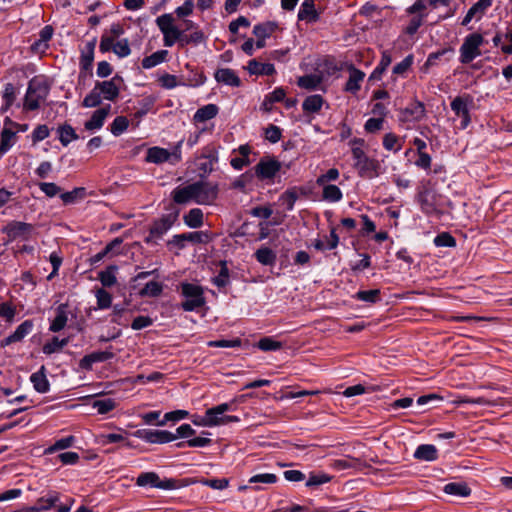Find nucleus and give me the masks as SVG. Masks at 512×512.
I'll use <instances>...</instances> for the list:
<instances>
[{"label": "nucleus", "mask_w": 512, "mask_h": 512, "mask_svg": "<svg viewBox=\"0 0 512 512\" xmlns=\"http://www.w3.org/2000/svg\"><path fill=\"white\" fill-rule=\"evenodd\" d=\"M53 28L49 25L43 27L39 33V39L32 45L35 50H43L47 48V42L52 38Z\"/></svg>", "instance_id": "79ce46f5"}, {"label": "nucleus", "mask_w": 512, "mask_h": 512, "mask_svg": "<svg viewBox=\"0 0 512 512\" xmlns=\"http://www.w3.org/2000/svg\"><path fill=\"white\" fill-rule=\"evenodd\" d=\"M414 458L421 461H435L438 458V450L432 444H422L416 448Z\"/></svg>", "instance_id": "cd10ccee"}, {"label": "nucleus", "mask_w": 512, "mask_h": 512, "mask_svg": "<svg viewBox=\"0 0 512 512\" xmlns=\"http://www.w3.org/2000/svg\"><path fill=\"white\" fill-rule=\"evenodd\" d=\"M234 402L235 401L231 403H222L206 410L205 413L208 417V420L213 422L212 427L223 425L225 412L232 410V404Z\"/></svg>", "instance_id": "a211bd4d"}, {"label": "nucleus", "mask_w": 512, "mask_h": 512, "mask_svg": "<svg viewBox=\"0 0 512 512\" xmlns=\"http://www.w3.org/2000/svg\"><path fill=\"white\" fill-rule=\"evenodd\" d=\"M443 491L446 494L459 496V497H468L471 494V489L464 482H451L444 486Z\"/></svg>", "instance_id": "7c9ffc66"}, {"label": "nucleus", "mask_w": 512, "mask_h": 512, "mask_svg": "<svg viewBox=\"0 0 512 512\" xmlns=\"http://www.w3.org/2000/svg\"><path fill=\"white\" fill-rule=\"evenodd\" d=\"M425 116V107L421 102H414L401 111V120L406 122L420 121Z\"/></svg>", "instance_id": "4be33fe9"}, {"label": "nucleus", "mask_w": 512, "mask_h": 512, "mask_svg": "<svg viewBox=\"0 0 512 512\" xmlns=\"http://www.w3.org/2000/svg\"><path fill=\"white\" fill-rule=\"evenodd\" d=\"M84 195V188H75L74 190L66 193H62L60 195L62 201L65 204H70L75 202L77 198H80Z\"/></svg>", "instance_id": "69168bd1"}, {"label": "nucleus", "mask_w": 512, "mask_h": 512, "mask_svg": "<svg viewBox=\"0 0 512 512\" xmlns=\"http://www.w3.org/2000/svg\"><path fill=\"white\" fill-rule=\"evenodd\" d=\"M183 219L190 228H199L203 225V212L199 208H193L184 215Z\"/></svg>", "instance_id": "f704fd0d"}, {"label": "nucleus", "mask_w": 512, "mask_h": 512, "mask_svg": "<svg viewBox=\"0 0 512 512\" xmlns=\"http://www.w3.org/2000/svg\"><path fill=\"white\" fill-rule=\"evenodd\" d=\"M188 412L185 410H176L172 412H168L164 415V419L157 422V425L164 426L168 421H179L186 418Z\"/></svg>", "instance_id": "bf43d9fd"}, {"label": "nucleus", "mask_w": 512, "mask_h": 512, "mask_svg": "<svg viewBox=\"0 0 512 512\" xmlns=\"http://www.w3.org/2000/svg\"><path fill=\"white\" fill-rule=\"evenodd\" d=\"M39 188L48 197H54L61 191L59 186L50 182L39 183Z\"/></svg>", "instance_id": "774afa93"}, {"label": "nucleus", "mask_w": 512, "mask_h": 512, "mask_svg": "<svg viewBox=\"0 0 512 512\" xmlns=\"http://www.w3.org/2000/svg\"><path fill=\"white\" fill-rule=\"evenodd\" d=\"M97 304L101 309H106L111 306L112 297L111 295L104 289H99L96 292Z\"/></svg>", "instance_id": "680f3d73"}, {"label": "nucleus", "mask_w": 512, "mask_h": 512, "mask_svg": "<svg viewBox=\"0 0 512 512\" xmlns=\"http://www.w3.org/2000/svg\"><path fill=\"white\" fill-rule=\"evenodd\" d=\"M16 314L15 307L8 303L4 302L0 305V317L4 318L8 322H12Z\"/></svg>", "instance_id": "e2e57ef3"}, {"label": "nucleus", "mask_w": 512, "mask_h": 512, "mask_svg": "<svg viewBox=\"0 0 512 512\" xmlns=\"http://www.w3.org/2000/svg\"><path fill=\"white\" fill-rule=\"evenodd\" d=\"M217 196L218 186L204 181L178 186L172 191V198L177 204L193 201L199 205H210L217 199Z\"/></svg>", "instance_id": "f257e3e1"}, {"label": "nucleus", "mask_w": 512, "mask_h": 512, "mask_svg": "<svg viewBox=\"0 0 512 512\" xmlns=\"http://www.w3.org/2000/svg\"><path fill=\"white\" fill-rule=\"evenodd\" d=\"M323 102L321 95H311L303 101L302 108L305 112L316 113L321 109Z\"/></svg>", "instance_id": "58836bf2"}, {"label": "nucleus", "mask_w": 512, "mask_h": 512, "mask_svg": "<svg viewBox=\"0 0 512 512\" xmlns=\"http://www.w3.org/2000/svg\"><path fill=\"white\" fill-rule=\"evenodd\" d=\"M304 194L303 188L296 186L291 187L279 196L278 203L281 206H285L288 211H291L294 208L295 202Z\"/></svg>", "instance_id": "6ab92c4d"}, {"label": "nucleus", "mask_w": 512, "mask_h": 512, "mask_svg": "<svg viewBox=\"0 0 512 512\" xmlns=\"http://www.w3.org/2000/svg\"><path fill=\"white\" fill-rule=\"evenodd\" d=\"M352 155L360 176L372 178L378 175V161L369 158L362 148L353 147Z\"/></svg>", "instance_id": "0eeeda50"}, {"label": "nucleus", "mask_w": 512, "mask_h": 512, "mask_svg": "<svg viewBox=\"0 0 512 512\" xmlns=\"http://www.w3.org/2000/svg\"><path fill=\"white\" fill-rule=\"evenodd\" d=\"M330 480H331V476H329L328 474H325V473H318V474L312 473V474H310V476H309V478H308V480L306 482V486L307 487L319 486V485L328 483Z\"/></svg>", "instance_id": "13d9d810"}, {"label": "nucleus", "mask_w": 512, "mask_h": 512, "mask_svg": "<svg viewBox=\"0 0 512 512\" xmlns=\"http://www.w3.org/2000/svg\"><path fill=\"white\" fill-rule=\"evenodd\" d=\"M380 291L378 289L358 291L355 298L364 302L375 303L379 300Z\"/></svg>", "instance_id": "5fc2aeb1"}, {"label": "nucleus", "mask_w": 512, "mask_h": 512, "mask_svg": "<svg viewBox=\"0 0 512 512\" xmlns=\"http://www.w3.org/2000/svg\"><path fill=\"white\" fill-rule=\"evenodd\" d=\"M123 440H124L123 435L117 434V433H109V434L102 433V434L97 435V437H96V441L100 445H108V444L117 443V442H120Z\"/></svg>", "instance_id": "4d7b16f0"}, {"label": "nucleus", "mask_w": 512, "mask_h": 512, "mask_svg": "<svg viewBox=\"0 0 512 512\" xmlns=\"http://www.w3.org/2000/svg\"><path fill=\"white\" fill-rule=\"evenodd\" d=\"M473 100L469 95L457 96L451 102V109L456 116L461 118L460 128L465 129L471 122L470 109Z\"/></svg>", "instance_id": "9d476101"}, {"label": "nucleus", "mask_w": 512, "mask_h": 512, "mask_svg": "<svg viewBox=\"0 0 512 512\" xmlns=\"http://www.w3.org/2000/svg\"><path fill=\"white\" fill-rule=\"evenodd\" d=\"M298 19L307 22L317 21L318 13L315 9L314 0H304L298 12Z\"/></svg>", "instance_id": "c85d7f7f"}, {"label": "nucleus", "mask_w": 512, "mask_h": 512, "mask_svg": "<svg viewBox=\"0 0 512 512\" xmlns=\"http://www.w3.org/2000/svg\"><path fill=\"white\" fill-rule=\"evenodd\" d=\"M115 407L116 402L112 398L98 399L93 402V408H95L99 414H106Z\"/></svg>", "instance_id": "a18cd8bd"}, {"label": "nucleus", "mask_w": 512, "mask_h": 512, "mask_svg": "<svg viewBox=\"0 0 512 512\" xmlns=\"http://www.w3.org/2000/svg\"><path fill=\"white\" fill-rule=\"evenodd\" d=\"M14 126H17V123L13 122L9 117H6L4 120V128L1 132L0 157L16 143L17 137L16 132L13 130Z\"/></svg>", "instance_id": "4468645a"}, {"label": "nucleus", "mask_w": 512, "mask_h": 512, "mask_svg": "<svg viewBox=\"0 0 512 512\" xmlns=\"http://www.w3.org/2000/svg\"><path fill=\"white\" fill-rule=\"evenodd\" d=\"M69 343V338L59 339L58 337H53L50 342H47L43 345L42 351L46 355H51L55 352H59Z\"/></svg>", "instance_id": "a19ab883"}, {"label": "nucleus", "mask_w": 512, "mask_h": 512, "mask_svg": "<svg viewBox=\"0 0 512 512\" xmlns=\"http://www.w3.org/2000/svg\"><path fill=\"white\" fill-rule=\"evenodd\" d=\"M157 26L163 34L164 46L171 47L175 43L180 46L182 30L174 24L171 14H163L156 19Z\"/></svg>", "instance_id": "39448f33"}, {"label": "nucleus", "mask_w": 512, "mask_h": 512, "mask_svg": "<svg viewBox=\"0 0 512 512\" xmlns=\"http://www.w3.org/2000/svg\"><path fill=\"white\" fill-rule=\"evenodd\" d=\"M32 329L33 322L31 320H25L16 328V330L11 335H9L8 337L4 338L1 341V347H6L11 345L12 343L20 342L32 331Z\"/></svg>", "instance_id": "f3484780"}, {"label": "nucleus", "mask_w": 512, "mask_h": 512, "mask_svg": "<svg viewBox=\"0 0 512 512\" xmlns=\"http://www.w3.org/2000/svg\"><path fill=\"white\" fill-rule=\"evenodd\" d=\"M32 231V225L24 222L13 221L10 222L5 228L4 232L11 239L26 238Z\"/></svg>", "instance_id": "aec40b11"}, {"label": "nucleus", "mask_w": 512, "mask_h": 512, "mask_svg": "<svg viewBox=\"0 0 512 512\" xmlns=\"http://www.w3.org/2000/svg\"><path fill=\"white\" fill-rule=\"evenodd\" d=\"M114 357V354L110 351H97L89 355L84 356L80 360V367L85 370H90L92 365L97 362H104Z\"/></svg>", "instance_id": "5701e85b"}, {"label": "nucleus", "mask_w": 512, "mask_h": 512, "mask_svg": "<svg viewBox=\"0 0 512 512\" xmlns=\"http://www.w3.org/2000/svg\"><path fill=\"white\" fill-rule=\"evenodd\" d=\"M322 82V76L318 74L304 75L298 78L299 87L307 90H315Z\"/></svg>", "instance_id": "72a5a7b5"}, {"label": "nucleus", "mask_w": 512, "mask_h": 512, "mask_svg": "<svg viewBox=\"0 0 512 512\" xmlns=\"http://www.w3.org/2000/svg\"><path fill=\"white\" fill-rule=\"evenodd\" d=\"M492 5V0H478L467 12L462 20V25L466 26L472 19L479 20L485 11Z\"/></svg>", "instance_id": "412c9836"}, {"label": "nucleus", "mask_w": 512, "mask_h": 512, "mask_svg": "<svg viewBox=\"0 0 512 512\" xmlns=\"http://www.w3.org/2000/svg\"><path fill=\"white\" fill-rule=\"evenodd\" d=\"M383 146L388 151L398 152L401 149L400 140L394 133L384 135Z\"/></svg>", "instance_id": "864d4df0"}, {"label": "nucleus", "mask_w": 512, "mask_h": 512, "mask_svg": "<svg viewBox=\"0 0 512 512\" xmlns=\"http://www.w3.org/2000/svg\"><path fill=\"white\" fill-rule=\"evenodd\" d=\"M111 106L108 104L95 110L91 118L85 122L84 128L88 131H96L103 127L105 119L110 113Z\"/></svg>", "instance_id": "dca6fc26"}, {"label": "nucleus", "mask_w": 512, "mask_h": 512, "mask_svg": "<svg viewBox=\"0 0 512 512\" xmlns=\"http://www.w3.org/2000/svg\"><path fill=\"white\" fill-rule=\"evenodd\" d=\"M412 63H413V56L408 55L400 63H398L397 65L394 66L393 73L396 75H403L411 67Z\"/></svg>", "instance_id": "338daca9"}, {"label": "nucleus", "mask_w": 512, "mask_h": 512, "mask_svg": "<svg viewBox=\"0 0 512 512\" xmlns=\"http://www.w3.org/2000/svg\"><path fill=\"white\" fill-rule=\"evenodd\" d=\"M218 107L215 104H207L199 108L193 116L195 122H205L218 114Z\"/></svg>", "instance_id": "473e14b6"}, {"label": "nucleus", "mask_w": 512, "mask_h": 512, "mask_svg": "<svg viewBox=\"0 0 512 512\" xmlns=\"http://www.w3.org/2000/svg\"><path fill=\"white\" fill-rule=\"evenodd\" d=\"M484 38L479 33H473L468 35L463 44L460 47V61L463 64H468L472 62L476 57H478L480 52V46L483 44Z\"/></svg>", "instance_id": "6e6552de"}, {"label": "nucleus", "mask_w": 512, "mask_h": 512, "mask_svg": "<svg viewBox=\"0 0 512 512\" xmlns=\"http://www.w3.org/2000/svg\"><path fill=\"white\" fill-rule=\"evenodd\" d=\"M168 52L166 50L156 51L142 60L144 69H151L165 61Z\"/></svg>", "instance_id": "4c0bfd02"}, {"label": "nucleus", "mask_w": 512, "mask_h": 512, "mask_svg": "<svg viewBox=\"0 0 512 512\" xmlns=\"http://www.w3.org/2000/svg\"><path fill=\"white\" fill-rule=\"evenodd\" d=\"M323 186V194L322 197L325 201L328 202H338L342 199V191L340 188L333 184H325Z\"/></svg>", "instance_id": "ea45409f"}, {"label": "nucleus", "mask_w": 512, "mask_h": 512, "mask_svg": "<svg viewBox=\"0 0 512 512\" xmlns=\"http://www.w3.org/2000/svg\"><path fill=\"white\" fill-rule=\"evenodd\" d=\"M182 144H183V140H180L179 142H177V144L175 145L172 152H169L167 149L157 147V146L151 147L147 151L146 161L150 162V163H155V164H160V163H164V162H170L172 164H176L182 158V155H181Z\"/></svg>", "instance_id": "423d86ee"}, {"label": "nucleus", "mask_w": 512, "mask_h": 512, "mask_svg": "<svg viewBox=\"0 0 512 512\" xmlns=\"http://www.w3.org/2000/svg\"><path fill=\"white\" fill-rule=\"evenodd\" d=\"M136 437L149 443H168L177 439V436L166 430L142 429L135 433Z\"/></svg>", "instance_id": "ddd939ff"}, {"label": "nucleus", "mask_w": 512, "mask_h": 512, "mask_svg": "<svg viewBox=\"0 0 512 512\" xmlns=\"http://www.w3.org/2000/svg\"><path fill=\"white\" fill-rule=\"evenodd\" d=\"M214 77L217 82L228 86L239 87L241 84V80L238 75L230 68H220L216 70Z\"/></svg>", "instance_id": "b1692460"}, {"label": "nucleus", "mask_w": 512, "mask_h": 512, "mask_svg": "<svg viewBox=\"0 0 512 512\" xmlns=\"http://www.w3.org/2000/svg\"><path fill=\"white\" fill-rule=\"evenodd\" d=\"M122 78L118 75L110 80L97 81L93 89L83 99L82 106L94 108L99 106L103 100L115 101L120 94Z\"/></svg>", "instance_id": "f03ea898"}, {"label": "nucleus", "mask_w": 512, "mask_h": 512, "mask_svg": "<svg viewBox=\"0 0 512 512\" xmlns=\"http://www.w3.org/2000/svg\"><path fill=\"white\" fill-rule=\"evenodd\" d=\"M78 138L79 136L70 125H64L59 128V139L64 146H67L71 141Z\"/></svg>", "instance_id": "49530a36"}, {"label": "nucleus", "mask_w": 512, "mask_h": 512, "mask_svg": "<svg viewBox=\"0 0 512 512\" xmlns=\"http://www.w3.org/2000/svg\"><path fill=\"white\" fill-rule=\"evenodd\" d=\"M256 346L260 350L268 352L280 350L283 347V344L271 337H263L257 342Z\"/></svg>", "instance_id": "c03bdc74"}, {"label": "nucleus", "mask_w": 512, "mask_h": 512, "mask_svg": "<svg viewBox=\"0 0 512 512\" xmlns=\"http://www.w3.org/2000/svg\"><path fill=\"white\" fill-rule=\"evenodd\" d=\"M278 25L275 22H265L262 24H258L254 26L253 34L257 38H267L269 37L276 29Z\"/></svg>", "instance_id": "37998d69"}, {"label": "nucleus", "mask_w": 512, "mask_h": 512, "mask_svg": "<svg viewBox=\"0 0 512 512\" xmlns=\"http://www.w3.org/2000/svg\"><path fill=\"white\" fill-rule=\"evenodd\" d=\"M281 169V163L272 158H262L255 166V174L261 180L273 179Z\"/></svg>", "instance_id": "f8f14e48"}, {"label": "nucleus", "mask_w": 512, "mask_h": 512, "mask_svg": "<svg viewBox=\"0 0 512 512\" xmlns=\"http://www.w3.org/2000/svg\"><path fill=\"white\" fill-rule=\"evenodd\" d=\"M204 41H205V35L201 30L195 29L190 34H185L184 30H182L180 47H185L189 44L198 45Z\"/></svg>", "instance_id": "c9c22d12"}, {"label": "nucleus", "mask_w": 512, "mask_h": 512, "mask_svg": "<svg viewBox=\"0 0 512 512\" xmlns=\"http://www.w3.org/2000/svg\"><path fill=\"white\" fill-rule=\"evenodd\" d=\"M99 49L102 53L112 50L118 57L124 58L130 55L131 49L127 39L113 41L112 38L101 37Z\"/></svg>", "instance_id": "9b49d317"}, {"label": "nucleus", "mask_w": 512, "mask_h": 512, "mask_svg": "<svg viewBox=\"0 0 512 512\" xmlns=\"http://www.w3.org/2000/svg\"><path fill=\"white\" fill-rule=\"evenodd\" d=\"M30 381L38 393L44 394L47 393L50 389V384L46 377V369L44 366H41L39 371L33 373L30 376Z\"/></svg>", "instance_id": "bb28decb"}, {"label": "nucleus", "mask_w": 512, "mask_h": 512, "mask_svg": "<svg viewBox=\"0 0 512 512\" xmlns=\"http://www.w3.org/2000/svg\"><path fill=\"white\" fill-rule=\"evenodd\" d=\"M277 481V476L272 473L257 474L249 479V483L273 484Z\"/></svg>", "instance_id": "052dcab7"}, {"label": "nucleus", "mask_w": 512, "mask_h": 512, "mask_svg": "<svg viewBox=\"0 0 512 512\" xmlns=\"http://www.w3.org/2000/svg\"><path fill=\"white\" fill-rule=\"evenodd\" d=\"M136 484L140 487L149 486L162 490H174L178 488L177 481L175 479H161L155 472L141 473L136 479Z\"/></svg>", "instance_id": "1a4fd4ad"}, {"label": "nucleus", "mask_w": 512, "mask_h": 512, "mask_svg": "<svg viewBox=\"0 0 512 512\" xmlns=\"http://www.w3.org/2000/svg\"><path fill=\"white\" fill-rule=\"evenodd\" d=\"M16 99V91H15V87L13 84L11 83H7L5 85V88H4V92H3V106H2V111H6L8 110L11 105L14 103Z\"/></svg>", "instance_id": "de8ad7c7"}, {"label": "nucleus", "mask_w": 512, "mask_h": 512, "mask_svg": "<svg viewBox=\"0 0 512 512\" xmlns=\"http://www.w3.org/2000/svg\"><path fill=\"white\" fill-rule=\"evenodd\" d=\"M129 126V121L124 116H117L110 125V131L114 136L121 135Z\"/></svg>", "instance_id": "3c124183"}, {"label": "nucleus", "mask_w": 512, "mask_h": 512, "mask_svg": "<svg viewBox=\"0 0 512 512\" xmlns=\"http://www.w3.org/2000/svg\"><path fill=\"white\" fill-rule=\"evenodd\" d=\"M365 74L355 68H352L350 71L349 79L345 85V90L355 94L361 87V82L363 81Z\"/></svg>", "instance_id": "2f4dec72"}, {"label": "nucleus", "mask_w": 512, "mask_h": 512, "mask_svg": "<svg viewBox=\"0 0 512 512\" xmlns=\"http://www.w3.org/2000/svg\"><path fill=\"white\" fill-rule=\"evenodd\" d=\"M59 502V495L56 492H51L47 494L46 496L40 498L36 504L39 505L41 510H48L54 506H56V503Z\"/></svg>", "instance_id": "603ef678"}, {"label": "nucleus", "mask_w": 512, "mask_h": 512, "mask_svg": "<svg viewBox=\"0 0 512 512\" xmlns=\"http://www.w3.org/2000/svg\"><path fill=\"white\" fill-rule=\"evenodd\" d=\"M162 289V285L159 282L150 281L143 287L140 294L142 296L157 297L161 294Z\"/></svg>", "instance_id": "6e6d98bb"}, {"label": "nucleus", "mask_w": 512, "mask_h": 512, "mask_svg": "<svg viewBox=\"0 0 512 512\" xmlns=\"http://www.w3.org/2000/svg\"><path fill=\"white\" fill-rule=\"evenodd\" d=\"M255 258L262 265H274L277 256L272 249L268 247H261L255 252Z\"/></svg>", "instance_id": "e433bc0d"}, {"label": "nucleus", "mask_w": 512, "mask_h": 512, "mask_svg": "<svg viewBox=\"0 0 512 512\" xmlns=\"http://www.w3.org/2000/svg\"><path fill=\"white\" fill-rule=\"evenodd\" d=\"M116 267L115 266H109L104 271H101L99 273V280L105 287H110L116 283Z\"/></svg>", "instance_id": "8fccbe9b"}, {"label": "nucleus", "mask_w": 512, "mask_h": 512, "mask_svg": "<svg viewBox=\"0 0 512 512\" xmlns=\"http://www.w3.org/2000/svg\"><path fill=\"white\" fill-rule=\"evenodd\" d=\"M392 58L390 54L385 51L382 53L381 60L378 66L375 68L373 73L370 76V79H380L382 73L387 69V67L391 64Z\"/></svg>", "instance_id": "09e8293b"}, {"label": "nucleus", "mask_w": 512, "mask_h": 512, "mask_svg": "<svg viewBox=\"0 0 512 512\" xmlns=\"http://www.w3.org/2000/svg\"><path fill=\"white\" fill-rule=\"evenodd\" d=\"M434 243L438 247H453L456 244L455 239L448 233H442L436 236Z\"/></svg>", "instance_id": "0e129e2a"}, {"label": "nucleus", "mask_w": 512, "mask_h": 512, "mask_svg": "<svg viewBox=\"0 0 512 512\" xmlns=\"http://www.w3.org/2000/svg\"><path fill=\"white\" fill-rule=\"evenodd\" d=\"M181 293L186 298L181 303L184 311H194L205 305L204 290L200 285L193 283H182Z\"/></svg>", "instance_id": "20e7f679"}, {"label": "nucleus", "mask_w": 512, "mask_h": 512, "mask_svg": "<svg viewBox=\"0 0 512 512\" xmlns=\"http://www.w3.org/2000/svg\"><path fill=\"white\" fill-rule=\"evenodd\" d=\"M49 94V85L42 77H34L28 83L24 100V109L36 110Z\"/></svg>", "instance_id": "7ed1b4c3"}, {"label": "nucleus", "mask_w": 512, "mask_h": 512, "mask_svg": "<svg viewBox=\"0 0 512 512\" xmlns=\"http://www.w3.org/2000/svg\"><path fill=\"white\" fill-rule=\"evenodd\" d=\"M173 222L169 216L163 217L158 221H155L150 229L149 236L146 238L148 243H156L157 240L161 239L164 234L171 228Z\"/></svg>", "instance_id": "2eb2a0df"}, {"label": "nucleus", "mask_w": 512, "mask_h": 512, "mask_svg": "<svg viewBox=\"0 0 512 512\" xmlns=\"http://www.w3.org/2000/svg\"><path fill=\"white\" fill-rule=\"evenodd\" d=\"M247 70L250 74L254 75H273L275 73V67L270 63H261L255 59L248 62Z\"/></svg>", "instance_id": "c756f323"}, {"label": "nucleus", "mask_w": 512, "mask_h": 512, "mask_svg": "<svg viewBox=\"0 0 512 512\" xmlns=\"http://www.w3.org/2000/svg\"><path fill=\"white\" fill-rule=\"evenodd\" d=\"M56 315L54 319L51 321L49 330L52 332L61 331L67 324L68 321V305L61 304L56 308Z\"/></svg>", "instance_id": "a878e982"}, {"label": "nucleus", "mask_w": 512, "mask_h": 512, "mask_svg": "<svg viewBox=\"0 0 512 512\" xmlns=\"http://www.w3.org/2000/svg\"><path fill=\"white\" fill-rule=\"evenodd\" d=\"M96 47V38L86 42L81 50L80 66L83 70L89 71L94 61V50Z\"/></svg>", "instance_id": "393cba45"}]
</instances>
